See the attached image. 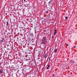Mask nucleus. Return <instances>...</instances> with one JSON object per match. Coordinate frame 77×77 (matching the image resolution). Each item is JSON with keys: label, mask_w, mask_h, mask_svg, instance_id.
<instances>
[{"label": "nucleus", "mask_w": 77, "mask_h": 77, "mask_svg": "<svg viewBox=\"0 0 77 77\" xmlns=\"http://www.w3.org/2000/svg\"><path fill=\"white\" fill-rule=\"evenodd\" d=\"M42 44H45V42H46V38L45 37H43L42 40Z\"/></svg>", "instance_id": "1"}, {"label": "nucleus", "mask_w": 77, "mask_h": 77, "mask_svg": "<svg viewBox=\"0 0 77 77\" xmlns=\"http://www.w3.org/2000/svg\"><path fill=\"white\" fill-rule=\"evenodd\" d=\"M9 21H7V26H9Z\"/></svg>", "instance_id": "2"}, {"label": "nucleus", "mask_w": 77, "mask_h": 77, "mask_svg": "<svg viewBox=\"0 0 77 77\" xmlns=\"http://www.w3.org/2000/svg\"><path fill=\"white\" fill-rule=\"evenodd\" d=\"M5 41V38H3L2 39L1 41V42H3L4 41Z\"/></svg>", "instance_id": "3"}, {"label": "nucleus", "mask_w": 77, "mask_h": 77, "mask_svg": "<svg viewBox=\"0 0 77 77\" xmlns=\"http://www.w3.org/2000/svg\"><path fill=\"white\" fill-rule=\"evenodd\" d=\"M45 58H46L47 57V54H45V55L44 56Z\"/></svg>", "instance_id": "4"}, {"label": "nucleus", "mask_w": 77, "mask_h": 77, "mask_svg": "<svg viewBox=\"0 0 77 77\" xmlns=\"http://www.w3.org/2000/svg\"><path fill=\"white\" fill-rule=\"evenodd\" d=\"M70 63H74V62H73V61L71 60H70Z\"/></svg>", "instance_id": "5"}, {"label": "nucleus", "mask_w": 77, "mask_h": 77, "mask_svg": "<svg viewBox=\"0 0 77 77\" xmlns=\"http://www.w3.org/2000/svg\"><path fill=\"white\" fill-rule=\"evenodd\" d=\"M49 67H50V66L49 65H48V67L47 68V69H49Z\"/></svg>", "instance_id": "6"}, {"label": "nucleus", "mask_w": 77, "mask_h": 77, "mask_svg": "<svg viewBox=\"0 0 77 77\" xmlns=\"http://www.w3.org/2000/svg\"><path fill=\"white\" fill-rule=\"evenodd\" d=\"M57 52V49H55L54 52Z\"/></svg>", "instance_id": "7"}, {"label": "nucleus", "mask_w": 77, "mask_h": 77, "mask_svg": "<svg viewBox=\"0 0 77 77\" xmlns=\"http://www.w3.org/2000/svg\"><path fill=\"white\" fill-rule=\"evenodd\" d=\"M49 3H50V4H51V3H52V1H50L49 2Z\"/></svg>", "instance_id": "8"}, {"label": "nucleus", "mask_w": 77, "mask_h": 77, "mask_svg": "<svg viewBox=\"0 0 77 77\" xmlns=\"http://www.w3.org/2000/svg\"><path fill=\"white\" fill-rule=\"evenodd\" d=\"M30 35H31V36H33V34L32 33L30 34Z\"/></svg>", "instance_id": "9"}, {"label": "nucleus", "mask_w": 77, "mask_h": 77, "mask_svg": "<svg viewBox=\"0 0 77 77\" xmlns=\"http://www.w3.org/2000/svg\"><path fill=\"white\" fill-rule=\"evenodd\" d=\"M2 72H3V70H0V74H1V73H2Z\"/></svg>", "instance_id": "10"}, {"label": "nucleus", "mask_w": 77, "mask_h": 77, "mask_svg": "<svg viewBox=\"0 0 77 77\" xmlns=\"http://www.w3.org/2000/svg\"><path fill=\"white\" fill-rule=\"evenodd\" d=\"M56 33H57V32H54V35H56Z\"/></svg>", "instance_id": "11"}, {"label": "nucleus", "mask_w": 77, "mask_h": 77, "mask_svg": "<svg viewBox=\"0 0 77 77\" xmlns=\"http://www.w3.org/2000/svg\"><path fill=\"white\" fill-rule=\"evenodd\" d=\"M11 68H14V66H11Z\"/></svg>", "instance_id": "12"}, {"label": "nucleus", "mask_w": 77, "mask_h": 77, "mask_svg": "<svg viewBox=\"0 0 77 77\" xmlns=\"http://www.w3.org/2000/svg\"><path fill=\"white\" fill-rule=\"evenodd\" d=\"M65 18H66V20H67V17L66 16L65 17Z\"/></svg>", "instance_id": "13"}, {"label": "nucleus", "mask_w": 77, "mask_h": 77, "mask_svg": "<svg viewBox=\"0 0 77 77\" xmlns=\"http://www.w3.org/2000/svg\"><path fill=\"white\" fill-rule=\"evenodd\" d=\"M74 48H76V46H74Z\"/></svg>", "instance_id": "14"}, {"label": "nucleus", "mask_w": 77, "mask_h": 77, "mask_svg": "<svg viewBox=\"0 0 77 77\" xmlns=\"http://www.w3.org/2000/svg\"><path fill=\"white\" fill-rule=\"evenodd\" d=\"M50 59H51V58L50 57H49V60H50Z\"/></svg>", "instance_id": "15"}, {"label": "nucleus", "mask_w": 77, "mask_h": 77, "mask_svg": "<svg viewBox=\"0 0 77 77\" xmlns=\"http://www.w3.org/2000/svg\"><path fill=\"white\" fill-rule=\"evenodd\" d=\"M46 13H48V11H46Z\"/></svg>", "instance_id": "16"}, {"label": "nucleus", "mask_w": 77, "mask_h": 77, "mask_svg": "<svg viewBox=\"0 0 77 77\" xmlns=\"http://www.w3.org/2000/svg\"><path fill=\"white\" fill-rule=\"evenodd\" d=\"M24 2H27V0H24Z\"/></svg>", "instance_id": "17"}, {"label": "nucleus", "mask_w": 77, "mask_h": 77, "mask_svg": "<svg viewBox=\"0 0 77 77\" xmlns=\"http://www.w3.org/2000/svg\"><path fill=\"white\" fill-rule=\"evenodd\" d=\"M54 32H56V30H55Z\"/></svg>", "instance_id": "18"}, {"label": "nucleus", "mask_w": 77, "mask_h": 77, "mask_svg": "<svg viewBox=\"0 0 77 77\" xmlns=\"http://www.w3.org/2000/svg\"><path fill=\"white\" fill-rule=\"evenodd\" d=\"M52 38H53V36H52Z\"/></svg>", "instance_id": "19"}, {"label": "nucleus", "mask_w": 77, "mask_h": 77, "mask_svg": "<svg viewBox=\"0 0 77 77\" xmlns=\"http://www.w3.org/2000/svg\"><path fill=\"white\" fill-rule=\"evenodd\" d=\"M54 74H53V77H54Z\"/></svg>", "instance_id": "20"}, {"label": "nucleus", "mask_w": 77, "mask_h": 77, "mask_svg": "<svg viewBox=\"0 0 77 77\" xmlns=\"http://www.w3.org/2000/svg\"><path fill=\"white\" fill-rule=\"evenodd\" d=\"M40 56V55L39 54V55H38V57H39Z\"/></svg>", "instance_id": "21"}, {"label": "nucleus", "mask_w": 77, "mask_h": 77, "mask_svg": "<svg viewBox=\"0 0 77 77\" xmlns=\"http://www.w3.org/2000/svg\"><path fill=\"white\" fill-rule=\"evenodd\" d=\"M66 46H68V44H66Z\"/></svg>", "instance_id": "22"}]
</instances>
